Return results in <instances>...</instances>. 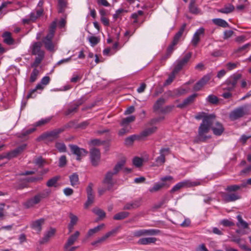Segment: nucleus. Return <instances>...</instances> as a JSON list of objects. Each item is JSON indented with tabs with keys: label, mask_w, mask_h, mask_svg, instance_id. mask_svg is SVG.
Returning a JSON list of instances; mask_svg holds the SVG:
<instances>
[{
	"label": "nucleus",
	"mask_w": 251,
	"mask_h": 251,
	"mask_svg": "<svg viewBox=\"0 0 251 251\" xmlns=\"http://www.w3.org/2000/svg\"><path fill=\"white\" fill-rule=\"evenodd\" d=\"M214 114H206L205 113H199L195 116L197 120L202 119V123L201 124L198 129V134L200 140L202 142L205 141L209 139L210 136H206L210 130V126L213 121Z\"/></svg>",
	"instance_id": "1"
},
{
	"label": "nucleus",
	"mask_w": 251,
	"mask_h": 251,
	"mask_svg": "<svg viewBox=\"0 0 251 251\" xmlns=\"http://www.w3.org/2000/svg\"><path fill=\"white\" fill-rule=\"evenodd\" d=\"M42 45L41 42H35L30 47L31 54L36 55L34 61L31 64V67H37L44 58L45 51L41 49Z\"/></svg>",
	"instance_id": "2"
},
{
	"label": "nucleus",
	"mask_w": 251,
	"mask_h": 251,
	"mask_svg": "<svg viewBox=\"0 0 251 251\" xmlns=\"http://www.w3.org/2000/svg\"><path fill=\"white\" fill-rule=\"evenodd\" d=\"M173 182V177L171 176L162 177L160 181L155 183L152 187L148 189V191L151 193L157 192L163 188H169Z\"/></svg>",
	"instance_id": "3"
},
{
	"label": "nucleus",
	"mask_w": 251,
	"mask_h": 251,
	"mask_svg": "<svg viewBox=\"0 0 251 251\" xmlns=\"http://www.w3.org/2000/svg\"><path fill=\"white\" fill-rule=\"evenodd\" d=\"M249 107H251V105L245 104L234 109L230 113L229 118L231 120L234 121L243 117L245 115H248L249 114Z\"/></svg>",
	"instance_id": "4"
},
{
	"label": "nucleus",
	"mask_w": 251,
	"mask_h": 251,
	"mask_svg": "<svg viewBox=\"0 0 251 251\" xmlns=\"http://www.w3.org/2000/svg\"><path fill=\"white\" fill-rule=\"evenodd\" d=\"M50 193V191H44L36 195L33 198L27 200L24 205L27 208L33 207L35 205L39 203L43 199L47 197Z\"/></svg>",
	"instance_id": "5"
},
{
	"label": "nucleus",
	"mask_w": 251,
	"mask_h": 251,
	"mask_svg": "<svg viewBox=\"0 0 251 251\" xmlns=\"http://www.w3.org/2000/svg\"><path fill=\"white\" fill-rule=\"evenodd\" d=\"M192 53L189 52L186 53L182 58L177 60L175 63V72H179L184 67L187 65Z\"/></svg>",
	"instance_id": "6"
},
{
	"label": "nucleus",
	"mask_w": 251,
	"mask_h": 251,
	"mask_svg": "<svg viewBox=\"0 0 251 251\" xmlns=\"http://www.w3.org/2000/svg\"><path fill=\"white\" fill-rule=\"evenodd\" d=\"M115 175L112 173L111 171H108L105 174L102 183L107 186L108 191H113L115 189L113 188L114 185L115 184V181L113 179V176Z\"/></svg>",
	"instance_id": "7"
},
{
	"label": "nucleus",
	"mask_w": 251,
	"mask_h": 251,
	"mask_svg": "<svg viewBox=\"0 0 251 251\" xmlns=\"http://www.w3.org/2000/svg\"><path fill=\"white\" fill-rule=\"evenodd\" d=\"M160 232V230L157 229H143L135 231L133 232V236L137 237L146 235L153 236L158 235Z\"/></svg>",
	"instance_id": "8"
},
{
	"label": "nucleus",
	"mask_w": 251,
	"mask_h": 251,
	"mask_svg": "<svg viewBox=\"0 0 251 251\" xmlns=\"http://www.w3.org/2000/svg\"><path fill=\"white\" fill-rule=\"evenodd\" d=\"M211 129L213 133L216 136H220L224 132L225 128L223 125L220 122L216 121L215 116L213 121L210 126V129Z\"/></svg>",
	"instance_id": "9"
},
{
	"label": "nucleus",
	"mask_w": 251,
	"mask_h": 251,
	"mask_svg": "<svg viewBox=\"0 0 251 251\" xmlns=\"http://www.w3.org/2000/svg\"><path fill=\"white\" fill-rule=\"evenodd\" d=\"M53 37L54 35H52V33L48 34L42 40L45 48L50 51H53L54 50V44L52 42Z\"/></svg>",
	"instance_id": "10"
},
{
	"label": "nucleus",
	"mask_w": 251,
	"mask_h": 251,
	"mask_svg": "<svg viewBox=\"0 0 251 251\" xmlns=\"http://www.w3.org/2000/svg\"><path fill=\"white\" fill-rule=\"evenodd\" d=\"M70 147L73 153L77 156L76 159L77 160H80L82 157L86 156L88 153V151L85 150L80 148L76 145H70Z\"/></svg>",
	"instance_id": "11"
},
{
	"label": "nucleus",
	"mask_w": 251,
	"mask_h": 251,
	"mask_svg": "<svg viewBox=\"0 0 251 251\" xmlns=\"http://www.w3.org/2000/svg\"><path fill=\"white\" fill-rule=\"evenodd\" d=\"M64 129L63 128H57L53 130L52 131L46 132L42 134L40 136L42 139H49L50 140H54L58 137V135L63 132Z\"/></svg>",
	"instance_id": "12"
},
{
	"label": "nucleus",
	"mask_w": 251,
	"mask_h": 251,
	"mask_svg": "<svg viewBox=\"0 0 251 251\" xmlns=\"http://www.w3.org/2000/svg\"><path fill=\"white\" fill-rule=\"evenodd\" d=\"M100 158V153L99 150L96 148L92 149L90 150V159L93 166H97Z\"/></svg>",
	"instance_id": "13"
},
{
	"label": "nucleus",
	"mask_w": 251,
	"mask_h": 251,
	"mask_svg": "<svg viewBox=\"0 0 251 251\" xmlns=\"http://www.w3.org/2000/svg\"><path fill=\"white\" fill-rule=\"evenodd\" d=\"M119 229V227H116L112 230L107 232L105 235L102 237L98 238L97 240L93 242L91 244L93 246H96L97 244H101L104 242L110 236L116 234Z\"/></svg>",
	"instance_id": "14"
},
{
	"label": "nucleus",
	"mask_w": 251,
	"mask_h": 251,
	"mask_svg": "<svg viewBox=\"0 0 251 251\" xmlns=\"http://www.w3.org/2000/svg\"><path fill=\"white\" fill-rule=\"evenodd\" d=\"M169 148H162L160 150V155L156 158L155 162L158 166L163 164L165 162V156L169 153Z\"/></svg>",
	"instance_id": "15"
},
{
	"label": "nucleus",
	"mask_w": 251,
	"mask_h": 251,
	"mask_svg": "<svg viewBox=\"0 0 251 251\" xmlns=\"http://www.w3.org/2000/svg\"><path fill=\"white\" fill-rule=\"evenodd\" d=\"M204 34V29L203 27L199 28L194 33L191 40L192 44L196 47L200 41V38L201 36H203Z\"/></svg>",
	"instance_id": "16"
},
{
	"label": "nucleus",
	"mask_w": 251,
	"mask_h": 251,
	"mask_svg": "<svg viewBox=\"0 0 251 251\" xmlns=\"http://www.w3.org/2000/svg\"><path fill=\"white\" fill-rule=\"evenodd\" d=\"M45 219L41 218L35 221H32L30 224V227L37 232H40L42 230V226L45 223Z\"/></svg>",
	"instance_id": "17"
},
{
	"label": "nucleus",
	"mask_w": 251,
	"mask_h": 251,
	"mask_svg": "<svg viewBox=\"0 0 251 251\" xmlns=\"http://www.w3.org/2000/svg\"><path fill=\"white\" fill-rule=\"evenodd\" d=\"M210 77L208 75L204 76L194 85L193 89L195 91L200 90L210 80Z\"/></svg>",
	"instance_id": "18"
},
{
	"label": "nucleus",
	"mask_w": 251,
	"mask_h": 251,
	"mask_svg": "<svg viewBox=\"0 0 251 251\" xmlns=\"http://www.w3.org/2000/svg\"><path fill=\"white\" fill-rule=\"evenodd\" d=\"M210 77L208 75L204 76L194 85L193 89L195 91L200 90L210 80Z\"/></svg>",
	"instance_id": "19"
},
{
	"label": "nucleus",
	"mask_w": 251,
	"mask_h": 251,
	"mask_svg": "<svg viewBox=\"0 0 251 251\" xmlns=\"http://www.w3.org/2000/svg\"><path fill=\"white\" fill-rule=\"evenodd\" d=\"M210 77L208 75L204 76L194 85L193 89L195 91L200 90L210 80Z\"/></svg>",
	"instance_id": "20"
},
{
	"label": "nucleus",
	"mask_w": 251,
	"mask_h": 251,
	"mask_svg": "<svg viewBox=\"0 0 251 251\" xmlns=\"http://www.w3.org/2000/svg\"><path fill=\"white\" fill-rule=\"evenodd\" d=\"M26 148L25 144H23L14 150L10 151L7 153V157L11 158L17 156L18 154L22 152Z\"/></svg>",
	"instance_id": "21"
},
{
	"label": "nucleus",
	"mask_w": 251,
	"mask_h": 251,
	"mask_svg": "<svg viewBox=\"0 0 251 251\" xmlns=\"http://www.w3.org/2000/svg\"><path fill=\"white\" fill-rule=\"evenodd\" d=\"M83 102L82 100L80 99L75 102L66 111L65 115L68 116L72 113H75L77 111L78 107Z\"/></svg>",
	"instance_id": "22"
},
{
	"label": "nucleus",
	"mask_w": 251,
	"mask_h": 251,
	"mask_svg": "<svg viewBox=\"0 0 251 251\" xmlns=\"http://www.w3.org/2000/svg\"><path fill=\"white\" fill-rule=\"evenodd\" d=\"M141 199L135 200L126 203L124 207V209L131 210L137 208L141 205Z\"/></svg>",
	"instance_id": "23"
},
{
	"label": "nucleus",
	"mask_w": 251,
	"mask_h": 251,
	"mask_svg": "<svg viewBox=\"0 0 251 251\" xmlns=\"http://www.w3.org/2000/svg\"><path fill=\"white\" fill-rule=\"evenodd\" d=\"M241 198V196L235 193L230 194H225L223 196L224 201L226 202L234 201Z\"/></svg>",
	"instance_id": "24"
},
{
	"label": "nucleus",
	"mask_w": 251,
	"mask_h": 251,
	"mask_svg": "<svg viewBox=\"0 0 251 251\" xmlns=\"http://www.w3.org/2000/svg\"><path fill=\"white\" fill-rule=\"evenodd\" d=\"M80 235V233L78 231H76L74 234L70 236L66 243L65 244L64 247L66 250H68L69 247L73 245L75 242L76 241Z\"/></svg>",
	"instance_id": "25"
},
{
	"label": "nucleus",
	"mask_w": 251,
	"mask_h": 251,
	"mask_svg": "<svg viewBox=\"0 0 251 251\" xmlns=\"http://www.w3.org/2000/svg\"><path fill=\"white\" fill-rule=\"evenodd\" d=\"M156 130L157 127L156 126H152L151 127L147 128L140 132L138 135L140 139L146 138L155 132Z\"/></svg>",
	"instance_id": "26"
},
{
	"label": "nucleus",
	"mask_w": 251,
	"mask_h": 251,
	"mask_svg": "<svg viewBox=\"0 0 251 251\" xmlns=\"http://www.w3.org/2000/svg\"><path fill=\"white\" fill-rule=\"evenodd\" d=\"M157 239L155 237H145L139 239L137 243L139 245H147L155 243Z\"/></svg>",
	"instance_id": "27"
},
{
	"label": "nucleus",
	"mask_w": 251,
	"mask_h": 251,
	"mask_svg": "<svg viewBox=\"0 0 251 251\" xmlns=\"http://www.w3.org/2000/svg\"><path fill=\"white\" fill-rule=\"evenodd\" d=\"M55 228H50L44 235V236L40 240V242L41 244H44L47 242L50 238L52 237L55 233Z\"/></svg>",
	"instance_id": "28"
},
{
	"label": "nucleus",
	"mask_w": 251,
	"mask_h": 251,
	"mask_svg": "<svg viewBox=\"0 0 251 251\" xmlns=\"http://www.w3.org/2000/svg\"><path fill=\"white\" fill-rule=\"evenodd\" d=\"M197 96V94H194L189 96L186 99H185L182 103L178 104L177 105V107L178 108H184L186 105H187L189 104H190V103L192 102L194 100L195 98Z\"/></svg>",
	"instance_id": "29"
},
{
	"label": "nucleus",
	"mask_w": 251,
	"mask_h": 251,
	"mask_svg": "<svg viewBox=\"0 0 251 251\" xmlns=\"http://www.w3.org/2000/svg\"><path fill=\"white\" fill-rule=\"evenodd\" d=\"M189 184L190 183L189 180H185L183 181L179 182L173 187L170 192L171 193H174L175 192L179 190L184 187L188 186L189 185Z\"/></svg>",
	"instance_id": "30"
},
{
	"label": "nucleus",
	"mask_w": 251,
	"mask_h": 251,
	"mask_svg": "<svg viewBox=\"0 0 251 251\" xmlns=\"http://www.w3.org/2000/svg\"><path fill=\"white\" fill-rule=\"evenodd\" d=\"M44 87L43 85L40 82V83L37 84L36 87L30 91L27 95V98H33L36 97L35 93L37 90H42L44 89Z\"/></svg>",
	"instance_id": "31"
},
{
	"label": "nucleus",
	"mask_w": 251,
	"mask_h": 251,
	"mask_svg": "<svg viewBox=\"0 0 251 251\" xmlns=\"http://www.w3.org/2000/svg\"><path fill=\"white\" fill-rule=\"evenodd\" d=\"M241 77L242 75L241 74H234L230 76L227 80L235 88L238 80Z\"/></svg>",
	"instance_id": "32"
},
{
	"label": "nucleus",
	"mask_w": 251,
	"mask_h": 251,
	"mask_svg": "<svg viewBox=\"0 0 251 251\" xmlns=\"http://www.w3.org/2000/svg\"><path fill=\"white\" fill-rule=\"evenodd\" d=\"M3 41L7 45H10L14 43V40L11 37V34L9 32H5L3 35Z\"/></svg>",
	"instance_id": "33"
},
{
	"label": "nucleus",
	"mask_w": 251,
	"mask_h": 251,
	"mask_svg": "<svg viewBox=\"0 0 251 251\" xmlns=\"http://www.w3.org/2000/svg\"><path fill=\"white\" fill-rule=\"evenodd\" d=\"M213 24L222 27H227L229 26L228 24L224 20L216 18L212 20Z\"/></svg>",
	"instance_id": "34"
},
{
	"label": "nucleus",
	"mask_w": 251,
	"mask_h": 251,
	"mask_svg": "<svg viewBox=\"0 0 251 251\" xmlns=\"http://www.w3.org/2000/svg\"><path fill=\"white\" fill-rule=\"evenodd\" d=\"M71 185L75 187L79 184L78 176L76 173H74L69 176Z\"/></svg>",
	"instance_id": "35"
},
{
	"label": "nucleus",
	"mask_w": 251,
	"mask_h": 251,
	"mask_svg": "<svg viewBox=\"0 0 251 251\" xmlns=\"http://www.w3.org/2000/svg\"><path fill=\"white\" fill-rule=\"evenodd\" d=\"M135 120V117L133 115H131L123 119L121 121L120 125L122 126H127L129 123L134 121Z\"/></svg>",
	"instance_id": "36"
},
{
	"label": "nucleus",
	"mask_w": 251,
	"mask_h": 251,
	"mask_svg": "<svg viewBox=\"0 0 251 251\" xmlns=\"http://www.w3.org/2000/svg\"><path fill=\"white\" fill-rule=\"evenodd\" d=\"M234 9V6L231 4H228L225 5L224 7L218 10V11L222 13L228 14L232 12Z\"/></svg>",
	"instance_id": "37"
},
{
	"label": "nucleus",
	"mask_w": 251,
	"mask_h": 251,
	"mask_svg": "<svg viewBox=\"0 0 251 251\" xmlns=\"http://www.w3.org/2000/svg\"><path fill=\"white\" fill-rule=\"evenodd\" d=\"M104 226V224L99 225L93 228L90 229L87 233V236L90 237L99 231L102 227Z\"/></svg>",
	"instance_id": "38"
},
{
	"label": "nucleus",
	"mask_w": 251,
	"mask_h": 251,
	"mask_svg": "<svg viewBox=\"0 0 251 251\" xmlns=\"http://www.w3.org/2000/svg\"><path fill=\"white\" fill-rule=\"evenodd\" d=\"M129 213L128 212L122 211L115 214L113 219L115 220H123L128 216Z\"/></svg>",
	"instance_id": "39"
},
{
	"label": "nucleus",
	"mask_w": 251,
	"mask_h": 251,
	"mask_svg": "<svg viewBox=\"0 0 251 251\" xmlns=\"http://www.w3.org/2000/svg\"><path fill=\"white\" fill-rule=\"evenodd\" d=\"M140 140L138 135H133L127 137L125 139V144L126 145H130L135 140Z\"/></svg>",
	"instance_id": "40"
},
{
	"label": "nucleus",
	"mask_w": 251,
	"mask_h": 251,
	"mask_svg": "<svg viewBox=\"0 0 251 251\" xmlns=\"http://www.w3.org/2000/svg\"><path fill=\"white\" fill-rule=\"evenodd\" d=\"M125 163V161L122 160L117 163L115 166L113 170L112 171L114 175L117 174L123 167Z\"/></svg>",
	"instance_id": "41"
},
{
	"label": "nucleus",
	"mask_w": 251,
	"mask_h": 251,
	"mask_svg": "<svg viewBox=\"0 0 251 251\" xmlns=\"http://www.w3.org/2000/svg\"><path fill=\"white\" fill-rule=\"evenodd\" d=\"M237 219L238 220L237 226H241L244 228H248V224L243 220L242 216L240 215H237Z\"/></svg>",
	"instance_id": "42"
},
{
	"label": "nucleus",
	"mask_w": 251,
	"mask_h": 251,
	"mask_svg": "<svg viewBox=\"0 0 251 251\" xmlns=\"http://www.w3.org/2000/svg\"><path fill=\"white\" fill-rule=\"evenodd\" d=\"M58 12L63 13L67 6V2L64 0H58Z\"/></svg>",
	"instance_id": "43"
},
{
	"label": "nucleus",
	"mask_w": 251,
	"mask_h": 251,
	"mask_svg": "<svg viewBox=\"0 0 251 251\" xmlns=\"http://www.w3.org/2000/svg\"><path fill=\"white\" fill-rule=\"evenodd\" d=\"M39 71L36 68H35L32 72L31 73L30 76V81L31 82H33L35 81V80L37 78V76L39 75Z\"/></svg>",
	"instance_id": "44"
},
{
	"label": "nucleus",
	"mask_w": 251,
	"mask_h": 251,
	"mask_svg": "<svg viewBox=\"0 0 251 251\" xmlns=\"http://www.w3.org/2000/svg\"><path fill=\"white\" fill-rule=\"evenodd\" d=\"M51 117H48L45 119H42L35 123V126H43L49 123L50 121L51 120Z\"/></svg>",
	"instance_id": "45"
},
{
	"label": "nucleus",
	"mask_w": 251,
	"mask_h": 251,
	"mask_svg": "<svg viewBox=\"0 0 251 251\" xmlns=\"http://www.w3.org/2000/svg\"><path fill=\"white\" fill-rule=\"evenodd\" d=\"M165 100L163 98L159 99L154 103L153 108L154 110H158L161 106L165 103Z\"/></svg>",
	"instance_id": "46"
},
{
	"label": "nucleus",
	"mask_w": 251,
	"mask_h": 251,
	"mask_svg": "<svg viewBox=\"0 0 251 251\" xmlns=\"http://www.w3.org/2000/svg\"><path fill=\"white\" fill-rule=\"evenodd\" d=\"M195 0H191V2L189 5V10L192 13L198 14L199 13V10L195 5Z\"/></svg>",
	"instance_id": "47"
},
{
	"label": "nucleus",
	"mask_w": 251,
	"mask_h": 251,
	"mask_svg": "<svg viewBox=\"0 0 251 251\" xmlns=\"http://www.w3.org/2000/svg\"><path fill=\"white\" fill-rule=\"evenodd\" d=\"M55 147L60 152H64L66 151V147L63 143L57 142L55 144Z\"/></svg>",
	"instance_id": "48"
},
{
	"label": "nucleus",
	"mask_w": 251,
	"mask_h": 251,
	"mask_svg": "<svg viewBox=\"0 0 251 251\" xmlns=\"http://www.w3.org/2000/svg\"><path fill=\"white\" fill-rule=\"evenodd\" d=\"M93 212L100 218H103L105 216V213L101 209L94 208L93 209Z\"/></svg>",
	"instance_id": "49"
},
{
	"label": "nucleus",
	"mask_w": 251,
	"mask_h": 251,
	"mask_svg": "<svg viewBox=\"0 0 251 251\" xmlns=\"http://www.w3.org/2000/svg\"><path fill=\"white\" fill-rule=\"evenodd\" d=\"M88 40L92 46H94L96 45L100 41V39L99 37L92 36L88 38Z\"/></svg>",
	"instance_id": "50"
},
{
	"label": "nucleus",
	"mask_w": 251,
	"mask_h": 251,
	"mask_svg": "<svg viewBox=\"0 0 251 251\" xmlns=\"http://www.w3.org/2000/svg\"><path fill=\"white\" fill-rule=\"evenodd\" d=\"M58 179L59 177L54 176L48 181V182H47V185L48 187L55 186V185L57 183Z\"/></svg>",
	"instance_id": "51"
},
{
	"label": "nucleus",
	"mask_w": 251,
	"mask_h": 251,
	"mask_svg": "<svg viewBox=\"0 0 251 251\" xmlns=\"http://www.w3.org/2000/svg\"><path fill=\"white\" fill-rule=\"evenodd\" d=\"M235 89V87L232 85V84L229 83V82L226 80L225 84L223 85V89L224 90H227L228 91H232Z\"/></svg>",
	"instance_id": "52"
},
{
	"label": "nucleus",
	"mask_w": 251,
	"mask_h": 251,
	"mask_svg": "<svg viewBox=\"0 0 251 251\" xmlns=\"http://www.w3.org/2000/svg\"><path fill=\"white\" fill-rule=\"evenodd\" d=\"M69 218L70 219V222L69 224L72 226H75L78 220L77 217L74 215L73 213H70L69 214Z\"/></svg>",
	"instance_id": "53"
},
{
	"label": "nucleus",
	"mask_w": 251,
	"mask_h": 251,
	"mask_svg": "<svg viewBox=\"0 0 251 251\" xmlns=\"http://www.w3.org/2000/svg\"><path fill=\"white\" fill-rule=\"evenodd\" d=\"M206 100L212 104H216L218 102V98L213 95H209L206 98Z\"/></svg>",
	"instance_id": "54"
},
{
	"label": "nucleus",
	"mask_w": 251,
	"mask_h": 251,
	"mask_svg": "<svg viewBox=\"0 0 251 251\" xmlns=\"http://www.w3.org/2000/svg\"><path fill=\"white\" fill-rule=\"evenodd\" d=\"M239 189H240L239 185H229L226 188V190L228 192H236Z\"/></svg>",
	"instance_id": "55"
},
{
	"label": "nucleus",
	"mask_w": 251,
	"mask_h": 251,
	"mask_svg": "<svg viewBox=\"0 0 251 251\" xmlns=\"http://www.w3.org/2000/svg\"><path fill=\"white\" fill-rule=\"evenodd\" d=\"M177 73L178 72H175V70L174 69L172 74L169 75L168 79L166 80V81L165 82V84L169 85V84H171L172 82V81H173V80L174 79Z\"/></svg>",
	"instance_id": "56"
},
{
	"label": "nucleus",
	"mask_w": 251,
	"mask_h": 251,
	"mask_svg": "<svg viewBox=\"0 0 251 251\" xmlns=\"http://www.w3.org/2000/svg\"><path fill=\"white\" fill-rule=\"evenodd\" d=\"M133 164L135 166L140 167L142 165L143 159L138 157H135L133 159Z\"/></svg>",
	"instance_id": "57"
},
{
	"label": "nucleus",
	"mask_w": 251,
	"mask_h": 251,
	"mask_svg": "<svg viewBox=\"0 0 251 251\" xmlns=\"http://www.w3.org/2000/svg\"><path fill=\"white\" fill-rule=\"evenodd\" d=\"M190 223H191V221H190V219H189L188 218H185L184 219V220L183 221V222L181 223H179L178 222L174 223V224H175L176 225H180L182 227H187V226H189V225H190Z\"/></svg>",
	"instance_id": "58"
},
{
	"label": "nucleus",
	"mask_w": 251,
	"mask_h": 251,
	"mask_svg": "<svg viewBox=\"0 0 251 251\" xmlns=\"http://www.w3.org/2000/svg\"><path fill=\"white\" fill-rule=\"evenodd\" d=\"M56 27V22L53 21L52 22L49 28V32L48 34H52V35H54L55 30Z\"/></svg>",
	"instance_id": "59"
},
{
	"label": "nucleus",
	"mask_w": 251,
	"mask_h": 251,
	"mask_svg": "<svg viewBox=\"0 0 251 251\" xmlns=\"http://www.w3.org/2000/svg\"><path fill=\"white\" fill-rule=\"evenodd\" d=\"M35 164L39 167H42L45 163V160L42 157H38L34 162Z\"/></svg>",
	"instance_id": "60"
},
{
	"label": "nucleus",
	"mask_w": 251,
	"mask_h": 251,
	"mask_svg": "<svg viewBox=\"0 0 251 251\" xmlns=\"http://www.w3.org/2000/svg\"><path fill=\"white\" fill-rule=\"evenodd\" d=\"M221 224L225 226H231L234 225V223L227 219H224L221 221Z\"/></svg>",
	"instance_id": "61"
},
{
	"label": "nucleus",
	"mask_w": 251,
	"mask_h": 251,
	"mask_svg": "<svg viewBox=\"0 0 251 251\" xmlns=\"http://www.w3.org/2000/svg\"><path fill=\"white\" fill-rule=\"evenodd\" d=\"M66 157L65 155H62L59 158V166L60 167H64L66 164Z\"/></svg>",
	"instance_id": "62"
},
{
	"label": "nucleus",
	"mask_w": 251,
	"mask_h": 251,
	"mask_svg": "<svg viewBox=\"0 0 251 251\" xmlns=\"http://www.w3.org/2000/svg\"><path fill=\"white\" fill-rule=\"evenodd\" d=\"M233 33V31L231 30H226L224 33V39H227L228 38L231 37L232 36Z\"/></svg>",
	"instance_id": "63"
},
{
	"label": "nucleus",
	"mask_w": 251,
	"mask_h": 251,
	"mask_svg": "<svg viewBox=\"0 0 251 251\" xmlns=\"http://www.w3.org/2000/svg\"><path fill=\"white\" fill-rule=\"evenodd\" d=\"M251 172V165L247 166L240 172V175H248Z\"/></svg>",
	"instance_id": "64"
}]
</instances>
